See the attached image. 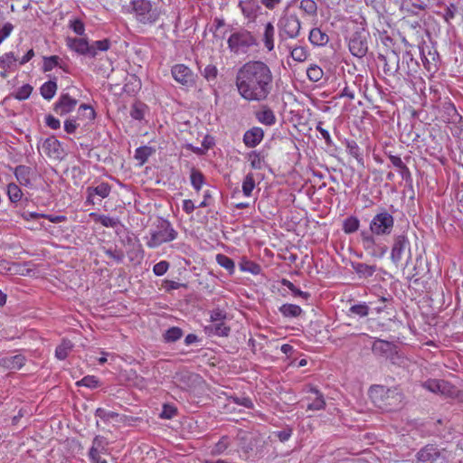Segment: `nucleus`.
Segmentation results:
<instances>
[{
    "label": "nucleus",
    "instance_id": "nucleus-1",
    "mask_svg": "<svg viewBox=\"0 0 463 463\" xmlns=\"http://www.w3.org/2000/svg\"><path fill=\"white\" fill-rule=\"evenodd\" d=\"M272 76L269 68L262 61L245 63L236 76L240 95L249 101L264 100L271 90Z\"/></svg>",
    "mask_w": 463,
    "mask_h": 463
},
{
    "label": "nucleus",
    "instance_id": "nucleus-2",
    "mask_svg": "<svg viewBox=\"0 0 463 463\" xmlns=\"http://www.w3.org/2000/svg\"><path fill=\"white\" fill-rule=\"evenodd\" d=\"M369 396L374 405L386 411H396L402 407L403 394L397 388L373 385L369 390Z\"/></svg>",
    "mask_w": 463,
    "mask_h": 463
},
{
    "label": "nucleus",
    "instance_id": "nucleus-3",
    "mask_svg": "<svg viewBox=\"0 0 463 463\" xmlns=\"http://www.w3.org/2000/svg\"><path fill=\"white\" fill-rule=\"evenodd\" d=\"M178 232L175 230L171 222L165 219H160L149 230L144 240L146 245L150 249L158 248L163 243L175 241Z\"/></svg>",
    "mask_w": 463,
    "mask_h": 463
},
{
    "label": "nucleus",
    "instance_id": "nucleus-4",
    "mask_svg": "<svg viewBox=\"0 0 463 463\" xmlns=\"http://www.w3.org/2000/svg\"><path fill=\"white\" fill-rule=\"evenodd\" d=\"M394 227V218L385 209L376 213L369 223V233L376 236H388Z\"/></svg>",
    "mask_w": 463,
    "mask_h": 463
},
{
    "label": "nucleus",
    "instance_id": "nucleus-5",
    "mask_svg": "<svg viewBox=\"0 0 463 463\" xmlns=\"http://www.w3.org/2000/svg\"><path fill=\"white\" fill-rule=\"evenodd\" d=\"M407 257L406 265L411 260L410 241L404 233L394 235L391 250V260L395 265H399L402 260Z\"/></svg>",
    "mask_w": 463,
    "mask_h": 463
},
{
    "label": "nucleus",
    "instance_id": "nucleus-6",
    "mask_svg": "<svg viewBox=\"0 0 463 463\" xmlns=\"http://www.w3.org/2000/svg\"><path fill=\"white\" fill-rule=\"evenodd\" d=\"M132 10L136 19L144 24H154L158 19V12L148 0H133Z\"/></svg>",
    "mask_w": 463,
    "mask_h": 463
},
{
    "label": "nucleus",
    "instance_id": "nucleus-7",
    "mask_svg": "<svg viewBox=\"0 0 463 463\" xmlns=\"http://www.w3.org/2000/svg\"><path fill=\"white\" fill-rule=\"evenodd\" d=\"M360 241L363 249L373 258L381 259L388 250V247L385 244L378 241L376 235L369 233L365 230L360 232Z\"/></svg>",
    "mask_w": 463,
    "mask_h": 463
},
{
    "label": "nucleus",
    "instance_id": "nucleus-8",
    "mask_svg": "<svg viewBox=\"0 0 463 463\" xmlns=\"http://www.w3.org/2000/svg\"><path fill=\"white\" fill-rule=\"evenodd\" d=\"M240 448L238 449L240 458L250 459L259 451L260 439L255 433L243 432L240 435Z\"/></svg>",
    "mask_w": 463,
    "mask_h": 463
},
{
    "label": "nucleus",
    "instance_id": "nucleus-9",
    "mask_svg": "<svg viewBox=\"0 0 463 463\" xmlns=\"http://www.w3.org/2000/svg\"><path fill=\"white\" fill-rule=\"evenodd\" d=\"M303 397L298 402L302 408L308 411H319L325 408L324 395L316 388L308 386L303 390Z\"/></svg>",
    "mask_w": 463,
    "mask_h": 463
},
{
    "label": "nucleus",
    "instance_id": "nucleus-10",
    "mask_svg": "<svg viewBox=\"0 0 463 463\" xmlns=\"http://www.w3.org/2000/svg\"><path fill=\"white\" fill-rule=\"evenodd\" d=\"M372 352L374 355L390 360L397 364L402 356L399 354L396 345L383 339H376L372 345Z\"/></svg>",
    "mask_w": 463,
    "mask_h": 463
},
{
    "label": "nucleus",
    "instance_id": "nucleus-11",
    "mask_svg": "<svg viewBox=\"0 0 463 463\" xmlns=\"http://www.w3.org/2000/svg\"><path fill=\"white\" fill-rule=\"evenodd\" d=\"M109 443L102 436H96L89 450V458L91 463H108L106 458L109 455Z\"/></svg>",
    "mask_w": 463,
    "mask_h": 463
},
{
    "label": "nucleus",
    "instance_id": "nucleus-12",
    "mask_svg": "<svg viewBox=\"0 0 463 463\" xmlns=\"http://www.w3.org/2000/svg\"><path fill=\"white\" fill-rule=\"evenodd\" d=\"M378 60L383 64V72L388 76L396 77L399 80L400 56L398 52L392 50L387 52L385 55L379 54Z\"/></svg>",
    "mask_w": 463,
    "mask_h": 463
},
{
    "label": "nucleus",
    "instance_id": "nucleus-13",
    "mask_svg": "<svg viewBox=\"0 0 463 463\" xmlns=\"http://www.w3.org/2000/svg\"><path fill=\"white\" fill-rule=\"evenodd\" d=\"M110 192L111 186L105 182H101L96 186H89L86 189L85 204L95 205L97 201L100 202L102 199L107 198Z\"/></svg>",
    "mask_w": 463,
    "mask_h": 463
},
{
    "label": "nucleus",
    "instance_id": "nucleus-14",
    "mask_svg": "<svg viewBox=\"0 0 463 463\" xmlns=\"http://www.w3.org/2000/svg\"><path fill=\"white\" fill-rule=\"evenodd\" d=\"M175 80L184 86L190 87L194 84L195 76L192 70L184 64H175L171 69Z\"/></svg>",
    "mask_w": 463,
    "mask_h": 463
},
{
    "label": "nucleus",
    "instance_id": "nucleus-15",
    "mask_svg": "<svg viewBox=\"0 0 463 463\" xmlns=\"http://www.w3.org/2000/svg\"><path fill=\"white\" fill-rule=\"evenodd\" d=\"M255 44V39L249 32L232 33L228 39V45L232 51L238 52L241 48Z\"/></svg>",
    "mask_w": 463,
    "mask_h": 463
},
{
    "label": "nucleus",
    "instance_id": "nucleus-16",
    "mask_svg": "<svg viewBox=\"0 0 463 463\" xmlns=\"http://www.w3.org/2000/svg\"><path fill=\"white\" fill-rule=\"evenodd\" d=\"M348 46L351 53L358 58L365 56L368 51V44L365 35L358 32L352 34Z\"/></svg>",
    "mask_w": 463,
    "mask_h": 463
},
{
    "label": "nucleus",
    "instance_id": "nucleus-17",
    "mask_svg": "<svg viewBox=\"0 0 463 463\" xmlns=\"http://www.w3.org/2000/svg\"><path fill=\"white\" fill-rule=\"evenodd\" d=\"M400 67L402 71H399V80H408L417 71L419 64L410 52H405L402 54V61L400 60Z\"/></svg>",
    "mask_w": 463,
    "mask_h": 463
},
{
    "label": "nucleus",
    "instance_id": "nucleus-18",
    "mask_svg": "<svg viewBox=\"0 0 463 463\" xmlns=\"http://www.w3.org/2000/svg\"><path fill=\"white\" fill-rule=\"evenodd\" d=\"M441 457V450L434 444H427L416 454L418 463H436Z\"/></svg>",
    "mask_w": 463,
    "mask_h": 463
},
{
    "label": "nucleus",
    "instance_id": "nucleus-19",
    "mask_svg": "<svg viewBox=\"0 0 463 463\" xmlns=\"http://www.w3.org/2000/svg\"><path fill=\"white\" fill-rule=\"evenodd\" d=\"M422 387L434 393H440L443 395H452L454 392L451 391L452 386L445 381L436 379H429L422 383Z\"/></svg>",
    "mask_w": 463,
    "mask_h": 463
},
{
    "label": "nucleus",
    "instance_id": "nucleus-20",
    "mask_svg": "<svg viewBox=\"0 0 463 463\" xmlns=\"http://www.w3.org/2000/svg\"><path fill=\"white\" fill-rule=\"evenodd\" d=\"M77 99L71 98L69 94H62L54 106V111L61 115H66L71 112L77 106Z\"/></svg>",
    "mask_w": 463,
    "mask_h": 463
},
{
    "label": "nucleus",
    "instance_id": "nucleus-21",
    "mask_svg": "<svg viewBox=\"0 0 463 463\" xmlns=\"http://www.w3.org/2000/svg\"><path fill=\"white\" fill-rule=\"evenodd\" d=\"M42 150L49 157L60 158L62 154V149L60 141L54 137H47L42 144Z\"/></svg>",
    "mask_w": 463,
    "mask_h": 463
},
{
    "label": "nucleus",
    "instance_id": "nucleus-22",
    "mask_svg": "<svg viewBox=\"0 0 463 463\" xmlns=\"http://www.w3.org/2000/svg\"><path fill=\"white\" fill-rule=\"evenodd\" d=\"M295 152L291 151V157L297 156V160L295 161V165L293 167V170L291 171V179H296L297 176H298L301 179H305V176L308 173V167L303 162V158L299 153L298 148L294 146ZM293 158H291L292 160Z\"/></svg>",
    "mask_w": 463,
    "mask_h": 463
},
{
    "label": "nucleus",
    "instance_id": "nucleus-23",
    "mask_svg": "<svg viewBox=\"0 0 463 463\" xmlns=\"http://www.w3.org/2000/svg\"><path fill=\"white\" fill-rule=\"evenodd\" d=\"M66 45L79 54L90 56V44L84 38L67 37Z\"/></svg>",
    "mask_w": 463,
    "mask_h": 463
},
{
    "label": "nucleus",
    "instance_id": "nucleus-24",
    "mask_svg": "<svg viewBox=\"0 0 463 463\" xmlns=\"http://www.w3.org/2000/svg\"><path fill=\"white\" fill-rule=\"evenodd\" d=\"M25 363V358L22 354L5 356L0 359V366L8 370H19Z\"/></svg>",
    "mask_w": 463,
    "mask_h": 463
},
{
    "label": "nucleus",
    "instance_id": "nucleus-25",
    "mask_svg": "<svg viewBox=\"0 0 463 463\" xmlns=\"http://www.w3.org/2000/svg\"><path fill=\"white\" fill-rule=\"evenodd\" d=\"M263 138V130L260 128H252L245 132L243 142L248 147H254L259 145Z\"/></svg>",
    "mask_w": 463,
    "mask_h": 463
},
{
    "label": "nucleus",
    "instance_id": "nucleus-26",
    "mask_svg": "<svg viewBox=\"0 0 463 463\" xmlns=\"http://www.w3.org/2000/svg\"><path fill=\"white\" fill-rule=\"evenodd\" d=\"M14 174L21 185L30 186L32 184V169L29 166L20 165L14 168Z\"/></svg>",
    "mask_w": 463,
    "mask_h": 463
},
{
    "label": "nucleus",
    "instance_id": "nucleus-27",
    "mask_svg": "<svg viewBox=\"0 0 463 463\" xmlns=\"http://www.w3.org/2000/svg\"><path fill=\"white\" fill-rule=\"evenodd\" d=\"M298 259V256L296 253L291 252V263L295 264L294 270L293 268L291 267V274H302L304 271H307V269L310 267L311 259L307 254L301 256L299 262L297 263Z\"/></svg>",
    "mask_w": 463,
    "mask_h": 463
},
{
    "label": "nucleus",
    "instance_id": "nucleus-28",
    "mask_svg": "<svg viewBox=\"0 0 463 463\" xmlns=\"http://www.w3.org/2000/svg\"><path fill=\"white\" fill-rule=\"evenodd\" d=\"M389 159L392 162V164L393 165V166L398 169L402 179H404L405 181H411V175L410 169L402 162V160L400 156L390 155Z\"/></svg>",
    "mask_w": 463,
    "mask_h": 463
},
{
    "label": "nucleus",
    "instance_id": "nucleus-29",
    "mask_svg": "<svg viewBox=\"0 0 463 463\" xmlns=\"http://www.w3.org/2000/svg\"><path fill=\"white\" fill-rule=\"evenodd\" d=\"M353 269L360 278L364 279L372 277L377 269L375 265H368L362 262L353 263Z\"/></svg>",
    "mask_w": 463,
    "mask_h": 463
},
{
    "label": "nucleus",
    "instance_id": "nucleus-30",
    "mask_svg": "<svg viewBox=\"0 0 463 463\" xmlns=\"http://www.w3.org/2000/svg\"><path fill=\"white\" fill-rule=\"evenodd\" d=\"M90 216L96 222L101 223L104 227L116 228L119 224L118 218L109 215L98 214L91 213Z\"/></svg>",
    "mask_w": 463,
    "mask_h": 463
},
{
    "label": "nucleus",
    "instance_id": "nucleus-31",
    "mask_svg": "<svg viewBox=\"0 0 463 463\" xmlns=\"http://www.w3.org/2000/svg\"><path fill=\"white\" fill-rule=\"evenodd\" d=\"M309 41L317 46H325L328 41V35L319 28H313L309 33Z\"/></svg>",
    "mask_w": 463,
    "mask_h": 463
},
{
    "label": "nucleus",
    "instance_id": "nucleus-32",
    "mask_svg": "<svg viewBox=\"0 0 463 463\" xmlns=\"http://www.w3.org/2000/svg\"><path fill=\"white\" fill-rule=\"evenodd\" d=\"M17 61L18 59L13 52H5L0 56V67L5 71H14Z\"/></svg>",
    "mask_w": 463,
    "mask_h": 463
},
{
    "label": "nucleus",
    "instance_id": "nucleus-33",
    "mask_svg": "<svg viewBox=\"0 0 463 463\" xmlns=\"http://www.w3.org/2000/svg\"><path fill=\"white\" fill-rule=\"evenodd\" d=\"M57 89L56 80H49L41 86L40 92L43 99L50 100L55 96Z\"/></svg>",
    "mask_w": 463,
    "mask_h": 463
},
{
    "label": "nucleus",
    "instance_id": "nucleus-34",
    "mask_svg": "<svg viewBox=\"0 0 463 463\" xmlns=\"http://www.w3.org/2000/svg\"><path fill=\"white\" fill-rule=\"evenodd\" d=\"M346 150L350 156L356 159L359 165L362 166L364 165V160L361 153V149L354 140H346Z\"/></svg>",
    "mask_w": 463,
    "mask_h": 463
},
{
    "label": "nucleus",
    "instance_id": "nucleus-35",
    "mask_svg": "<svg viewBox=\"0 0 463 463\" xmlns=\"http://www.w3.org/2000/svg\"><path fill=\"white\" fill-rule=\"evenodd\" d=\"M60 67L63 69L62 60L57 55L43 57V71H51L54 68Z\"/></svg>",
    "mask_w": 463,
    "mask_h": 463
},
{
    "label": "nucleus",
    "instance_id": "nucleus-36",
    "mask_svg": "<svg viewBox=\"0 0 463 463\" xmlns=\"http://www.w3.org/2000/svg\"><path fill=\"white\" fill-rule=\"evenodd\" d=\"M206 329L210 334L217 336H227L230 333V327L223 321L213 323L207 326Z\"/></svg>",
    "mask_w": 463,
    "mask_h": 463
},
{
    "label": "nucleus",
    "instance_id": "nucleus-37",
    "mask_svg": "<svg viewBox=\"0 0 463 463\" xmlns=\"http://www.w3.org/2000/svg\"><path fill=\"white\" fill-rule=\"evenodd\" d=\"M72 347L73 344L70 340L63 339L61 343L56 347L55 356L59 360L66 359Z\"/></svg>",
    "mask_w": 463,
    "mask_h": 463
},
{
    "label": "nucleus",
    "instance_id": "nucleus-38",
    "mask_svg": "<svg viewBox=\"0 0 463 463\" xmlns=\"http://www.w3.org/2000/svg\"><path fill=\"white\" fill-rule=\"evenodd\" d=\"M216 262L225 269L230 275H232L235 271V263L234 261L229 258L228 256L219 253L216 255Z\"/></svg>",
    "mask_w": 463,
    "mask_h": 463
},
{
    "label": "nucleus",
    "instance_id": "nucleus-39",
    "mask_svg": "<svg viewBox=\"0 0 463 463\" xmlns=\"http://www.w3.org/2000/svg\"><path fill=\"white\" fill-rule=\"evenodd\" d=\"M95 110L90 105L81 104L78 109V118L80 119L90 122L95 118Z\"/></svg>",
    "mask_w": 463,
    "mask_h": 463
},
{
    "label": "nucleus",
    "instance_id": "nucleus-40",
    "mask_svg": "<svg viewBox=\"0 0 463 463\" xmlns=\"http://www.w3.org/2000/svg\"><path fill=\"white\" fill-rule=\"evenodd\" d=\"M248 161L253 169H262L265 166L264 156L257 151H252L248 155Z\"/></svg>",
    "mask_w": 463,
    "mask_h": 463
},
{
    "label": "nucleus",
    "instance_id": "nucleus-41",
    "mask_svg": "<svg viewBox=\"0 0 463 463\" xmlns=\"http://www.w3.org/2000/svg\"><path fill=\"white\" fill-rule=\"evenodd\" d=\"M110 43L109 40L104 39L100 41H95L92 44L90 45V56L95 57L98 54V52H106L109 49Z\"/></svg>",
    "mask_w": 463,
    "mask_h": 463
},
{
    "label": "nucleus",
    "instance_id": "nucleus-42",
    "mask_svg": "<svg viewBox=\"0 0 463 463\" xmlns=\"http://www.w3.org/2000/svg\"><path fill=\"white\" fill-rule=\"evenodd\" d=\"M360 222L357 217L350 216L344 221L343 230L345 233L350 234L358 231Z\"/></svg>",
    "mask_w": 463,
    "mask_h": 463
},
{
    "label": "nucleus",
    "instance_id": "nucleus-43",
    "mask_svg": "<svg viewBox=\"0 0 463 463\" xmlns=\"http://www.w3.org/2000/svg\"><path fill=\"white\" fill-rule=\"evenodd\" d=\"M7 195H8V198L9 200L12 202V203H18L19 201H21L22 197H23V193H22V190L20 189V187L14 184V183H11L7 185Z\"/></svg>",
    "mask_w": 463,
    "mask_h": 463
},
{
    "label": "nucleus",
    "instance_id": "nucleus-44",
    "mask_svg": "<svg viewBox=\"0 0 463 463\" xmlns=\"http://www.w3.org/2000/svg\"><path fill=\"white\" fill-rule=\"evenodd\" d=\"M370 307L366 303H358L353 305L349 308V315H355L359 317H364L368 316Z\"/></svg>",
    "mask_w": 463,
    "mask_h": 463
},
{
    "label": "nucleus",
    "instance_id": "nucleus-45",
    "mask_svg": "<svg viewBox=\"0 0 463 463\" xmlns=\"http://www.w3.org/2000/svg\"><path fill=\"white\" fill-rule=\"evenodd\" d=\"M190 180H191L192 186L197 192L201 190L202 186L204 184V177H203V174L196 169H192L191 175H190Z\"/></svg>",
    "mask_w": 463,
    "mask_h": 463
},
{
    "label": "nucleus",
    "instance_id": "nucleus-46",
    "mask_svg": "<svg viewBox=\"0 0 463 463\" xmlns=\"http://www.w3.org/2000/svg\"><path fill=\"white\" fill-rule=\"evenodd\" d=\"M240 269L243 272H249L257 275L260 272V265L248 260H242L240 263Z\"/></svg>",
    "mask_w": 463,
    "mask_h": 463
},
{
    "label": "nucleus",
    "instance_id": "nucleus-47",
    "mask_svg": "<svg viewBox=\"0 0 463 463\" xmlns=\"http://www.w3.org/2000/svg\"><path fill=\"white\" fill-rule=\"evenodd\" d=\"M255 188V181L252 174H248L242 182V193L246 197H250L252 194V191Z\"/></svg>",
    "mask_w": 463,
    "mask_h": 463
},
{
    "label": "nucleus",
    "instance_id": "nucleus-48",
    "mask_svg": "<svg viewBox=\"0 0 463 463\" xmlns=\"http://www.w3.org/2000/svg\"><path fill=\"white\" fill-rule=\"evenodd\" d=\"M153 148L152 147H149V146H140L138 148L136 149L135 151V158L140 162V164H144L145 162H146V160L148 159V157L152 155L153 153Z\"/></svg>",
    "mask_w": 463,
    "mask_h": 463
},
{
    "label": "nucleus",
    "instance_id": "nucleus-49",
    "mask_svg": "<svg viewBox=\"0 0 463 463\" xmlns=\"http://www.w3.org/2000/svg\"><path fill=\"white\" fill-rule=\"evenodd\" d=\"M183 335L181 328L173 326L166 330L164 335L165 341L167 343H173L179 340Z\"/></svg>",
    "mask_w": 463,
    "mask_h": 463
},
{
    "label": "nucleus",
    "instance_id": "nucleus-50",
    "mask_svg": "<svg viewBox=\"0 0 463 463\" xmlns=\"http://www.w3.org/2000/svg\"><path fill=\"white\" fill-rule=\"evenodd\" d=\"M257 118L260 122H261L265 125H268V126H270V125L274 124V122H275V116H274L273 112L269 109H265V110L260 111L257 114Z\"/></svg>",
    "mask_w": 463,
    "mask_h": 463
},
{
    "label": "nucleus",
    "instance_id": "nucleus-51",
    "mask_svg": "<svg viewBox=\"0 0 463 463\" xmlns=\"http://www.w3.org/2000/svg\"><path fill=\"white\" fill-rule=\"evenodd\" d=\"M33 91V87L30 84H24L18 88L14 93V98L18 100L27 99Z\"/></svg>",
    "mask_w": 463,
    "mask_h": 463
},
{
    "label": "nucleus",
    "instance_id": "nucleus-52",
    "mask_svg": "<svg viewBox=\"0 0 463 463\" xmlns=\"http://www.w3.org/2000/svg\"><path fill=\"white\" fill-rule=\"evenodd\" d=\"M78 386H84L90 389H95L99 386V379L94 375H87L76 383Z\"/></svg>",
    "mask_w": 463,
    "mask_h": 463
},
{
    "label": "nucleus",
    "instance_id": "nucleus-53",
    "mask_svg": "<svg viewBox=\"0 0 463 463\" xmlns=\"http://www.w3.org/2000/svg\"><path fill=\"white\" fill-rule=\"evenodd\" d=\"M299 7L309 15L317 14V5L314 0H302Z\"/></svg>",
    "mask_w": 463,
    "mask_h": 463
},
{
    "label": "nucleus",
    "instance_id": "nucleus-54",
    "mask_svg": "<svg viewBox=\"0 0 463 463\" xmlns=\"http://www.w3.org/2000/svg\"><path fill=\"white\" fill-rule=\"evenodd\" d=\"M8 270L17 275L27 276L31 271V269L28 268L27 263H13L11 267H9Z\"/></svg>",
    "mask_w": 463,
    "mask_h": 463
},
{
    "label": "nucleus",
    "instance_id": "nucleus-55",
    "mask_svg": "<svg viewBox=\"0 0 463 463\" xmlns=\"http://www.w3.org/2000/svg\"><path fill=\"white\" fill-rule=\"evenodd\" d=\"M273 34H274V27L268 24L265 27V33H264V41H265V46L269 51H271L274 48L273 44Z\"/></svg>",
    "mask_w": 463,
    "mask_h": 463
},
{
    "label": "nucleus",
    "instance_id": "nucleus-56",
    "mask_svg": "<svg viewBox=\"0 0 463 463\" xmlns=\"http://www.w3.org/2000/svg\"><path fill=\"white\" fill-rule=\"evenodd\" d=\"M307 75L312 81H318L323 76V71L318 66H311L307 70Z\"/></svg>",
    "mask_w": 463,
    "mask_h": 463
},
{
    "label": "nucleus",
    "instance_id": "nucleus-57",
    "mask_svg": "<svg viewBox=\"0 0 463 463\" xmlns=\"http://www.w3.org/2000/svg\"><path fill=\"white\" fill-rule=\"evenodd\" d=\"M307 57V52L304 47H295L291 50V58L297 61H304Z\"/></svg>",
    "mask_w": 463,
    "mask_h": 463
},
{
    "label": "nucleus",
    "instance_id": "nucleus-58",
    "mask_svg": "<svg viewBox=\"0 0 463 463\" xmlns=\"http://www.w3.org/2000/svg\"><path fill=\"white\" fill-rule=\"evenodd\" d=\"M288 19L284 16L279 19L278 26L279 29V35L282 40H287L289 37V31L288 30Z\"/></svg>",
    "mask_w": 463,
    "mask_h": 463
},
{
    "label": "nucleus",
    "instance_id": "nucleus-59",
    "mask_svg": "<svg viewBox=\"0 0 463 463\" xmlns=\"http://www.w3.org/2000/svg\"><path fill=\"white\" fill-rule=\"evenodd\" d=\"M95 415L105 421H109V420L118 417V413L102 408H98L95 411Z\"/></svg>",
    "mask_w": 463,
    "mask_h": 463
},
{
    "label": "nucleus",
    "instance_id": "nucleus-60",
    "mask_svg": "<svg viewBox=\"0 0 463 463\" xmlns=\"http://www.w3.org/2000/svg\"><path fill=\"white\" fill-rule=\"evenodd\" d=\"M229 438L228 437H222L214 446L213 452L215 454H222L223 453L227 448L229 447Z\"/></svg>",
    "mask_w": 463,
    "mask_h": 463
},
{
    "label": "nucleus",
    "instance_id": "nucleus-61",
    "mask_svg": "<svg viewBox=\"0 0 463 463\" xmlns=\"http://www.w3.org/2000/svg\"><path fill=\"white\" fill-rule=\"evenodd\" d=\"M169 269V263L166 260H161L155 264L153 267V272L156 276H163L166 273Z\"/></svg>",
    "mask_w": 463,
    "mask_h": 463
},
{
    "label": "nucleus",
    "instance_id": "nucleus-62",
    "mask_svg": "<svg viewBox=\"0 0 463 463\" xmlns=\"http://www.w3.org/2000/svg\"><path fill=\"white\" fill-rule=\"evenodd\" d=\"M291 296L294 298H300L306 302L311 297V295L308 292L300 290L293 283H291Z\"/></svg>",
    "mask_w": 463,
    "mask_h": 463
},
{
    "label": "nucleus",
    "instance_id": "nucleus-63",
    "mask_svg": "<svg viewBox=\"0 0 463 463\" xmlns=\"http://www.w3.org/2000/svg\"><path fill=\"white\" fill-rule=\"evenodd\" d=\"M70 27L78 35H83L84 34L85 27H84L83 23L80 20L75 19V20L71 21L70 22Z\"/></svg>",
    "mask_w": 463,
    "mask_h": 463
},
{
    "label": "nucleus",
    "instance_id": "nucleus-64",
    "mask_svg": "<svg viewBox=\"0 0 463 463\" xmlns=\"http://www.w3.org/2000/svg\"><path fill=\"white\" fill-rule=\"evenodd\" d=\"M14 30V26L11 23H5L0 29V44L10 36Z\"/></svg>",
    "mask_w": 463,
    "mask_h": 463
}]
</instances>
